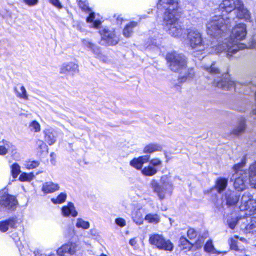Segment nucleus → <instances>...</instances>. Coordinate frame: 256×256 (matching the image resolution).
<instances>
[{"instance_id": "obj_10", "label": "nucleus", "mask_w": 256, "mask_h": 256, "mask_svg": "<svg viewBox=\"0 0 256 256\" xmlns=\"http://www.w3.org/2000/svg\"><path fill=\"white\" fill-rule=\"evenodd\" d=\"M148 241L151 245L160 250L172 252L174 248L171 241L164 238L162 234H151Z\"/></svg>"}, {"instance_id": "obj_48", "label": "nucleus", "mask_w": 256, "mask_h": 256, "mask_svg": "<svg viewBox=\"0 0 256 256\" xmlns=\"http://www.w3.org/2000/svg\"><path fill=\"white\" fill-rule=\"evenodd\" d=\"M198 236V232L193 228H190L188 231V236L190 240L195 239Z\"/></svg>"}, {"instance_id": "obj_4", "label": "nucleus", "mask_w": 256, "mask_h": 256, "mask_svg": "<svg viewBox=\"0 0 256 256\" xmlns=\"http://www.w3.org/2000/svg\"><path fill=\"white\" fill-rule=\"evenodd\" d=\"M180 14L169 16L167 14L164 18V29L166 31L172 36L180 38L184 32L179 22Z\"/></svg>"}, {"instance_id": "obj_36", "label": "nucleus", "mask_w": 256, "mask_h": 256, "mask_svg": "<svg viewBox=\"0 0 256 256\" xmlns=\"http://www.w3.org/2000/svg\"><path fill=\"white\" fill-rule=\"evenodd\" d=\"M242 221V222H244V221H246V222H248L249 221L248 220H246L244 218H231L228 220V224L229 228L232 230H234L238 222Z\"/></svg>"}, {"instance_id": "obj_15", "label": "nucleus", "mask_w": 256, "mask_h": 256, "mask_svg": "<svg viewBox=\"0 0 256 256\" xmlns=\"http://www.w3.org/2000/svg\"><path fill=\"white\" fill-rule=\"evenodd\" d=\"M234 14H236V16L239 19L244 20L246 22H251L250 13L244 7L242 0H237V8Z\"/></svg>"}, {"instance_id": "obj_59", "label": "nucleus", "mask_w": 256, "mask_h": 256, "mask_svg": "<svg viewBox=\"0 0 256 256\" xmlns=\"http://www.w3.org/2000/svg\"><path fill=\"white\" fill-rule=\"evenodd\" d=\"M100 256H107L106 255L104 254H101Z\"/></svg>"}, {"instance_id": "obj_49", "label": "nucleus", "mask_w": 256, "mask_h": 256, "mask_svg": "<svg viewBox=\"0 0 256 256\" xmlns=\"http://www.w3.org/2000/svg\"><path fill=\"white\" fill-rule=\"evenodd\" d=\"M48 2L51 4L59 10L63 8V6L60 3V0H49Z\"/></svg>"}, {"instance_id": "obj_11", "label": "nucleus", "mask_w": 256, "mask_h": 256, "mask_svg": "<svg viewBox=\"0 0 256 256\" xmlns=\"http://www.w3.org/2000/svg\"><path fill=\"white\" fill-rule=\"evenodd\" d=\"M18 201L14 196L4 192H0V210H14L18 205Z\"/></svg>"}, {"instance_id": "obj_50", "label": "nucleus", "mask_w": 256, "mask_h": 256, "mask_svg": "<svg viewBox=\"0 0 256 256\" xmlns=\"http://www.w3.org/2000/svg\"><path fill=\"white\" fill-rule=\"evenodd\" d=\"M24 2L29 6H34L38 4V0H24Z\"/></svg>"}, {"instance_id": "obj_22", "label": "nucleus", "mask_w": 256, "mask_h": 256, "mask_svg": "<svg viewBox=\"0 0 256 256\" xmlns=\"http://www.w3.org/2000/svg\"><path fill=\"white\" fill-rule=\"evenodd\" d=\"M62 214L64 217H69L72 216L76 218L78 215L74 204L72 202H69L66 206H64L62 209Z\"/></svg>"}, {"instance_id": "obj_58", "label": "nucleus", "mask_w": 256, "mask_h": 256, "mask_svg": "<svg viewBox=\"0 0 256 256\" xmlns=\"http://www.w3.org/2000/svg\"><path fill=\"white\" fill-rule=\"evenodd\" d=\"M240 240H242V241H243V240H245V239H244V238H241Z\"/></svg>"}, {"instance_id": "obj_9", "label": "nucleus", "mask_w": 256, "mask_h": 256, "mask_svg": "<svg viewBox=\"0 0 256 256\" xmlns=\"http://www.w3.org/2000/svg\"><path fill=\"white\" fill-rule=\"evenodd\" d=\"M179 0H159L157 4L158 10L164 12V18L167 14L172 16L180 14Z\"/></svg>"}, {"instance_id": "obj_12", "label": "nucleus", "mask_w": 256, "mask_h": 256, "mask_svg": "<svg viewBox=\"0 0 256 256\" xmlns=\"http://www.w3.org/2000/svg\"><path fill=\"white\" fill-rule=\"evenodd\" d=\"M237 8V0H223L220 4V11H222V14H225V17L230 18L232 20L234 11Z\"/></svg>"}, {"instance_id": "obj_32", "label": "nucleus", "mask_w": 256, "mask_h": 256, "mask_svg": "<svg viewBox=\"0 0 256 256\" xmlns=\"http://www.w3.org/2000/svg\"><path fill=\"white\" fill-rule=\"evenodd\" d=\"M204 250L212 254L219 255L221 254H225L226 252H220L218 251L214 247L212 240H208L205 245Z\"/></svg>"}, {"instance_id": "obj_41", "label": "nucleus", "mask_w": 256, "mask_h": 256, "mask_svg": "<svg viewBox=\"0 0 256 256\" xmlns=\"http://www.w3.org/2000/svg\"><path fill=\"white\" fill-rule=\"evenodd\" d=\"M10 168L13 178L14 179L17 178L21 172L20 166L18 164H14L12 165Z\"/></svg>"}, {"instance_id": "obj_2", "label": "nucleus", "mask_w": 256, "mask_h": 256, "mask_svg": "<svg viewBox=\"0 0 256 256\" xmlns=\"http://www.w3.org/2000/svg\"><path fill=\"white\" fill-rule=\"evenodd\" d=\"M232 20H230V18L225 17V14L216 15L212 17L208 22L206 24L207 33L210 36L218 39L216 42L214 43L216 46L218 44V42H222L220 38H223L229 35L230 28L232 26ZM210 48V52L212 54L210 48Z\"/></svg>"}, {"instance_id": "obj_34", "label": "nucleus", "mask_w": 256, "mask_h": 256, "mask_svg": "<svg viewBox=\"0 0 256 256\" xmlns=\"http://www.w3.org/2000/svg\"><path fill=\"white\" fill-rule=\"evenodd\" d=\"M246 128V120H242L238 126L232 130V134L234 136H240L244 132Z\"/></svg>"}, {"instance_id": "obj_52", "label": "nucleus", "mask_w": 256, "mask_h": 256, "mask_svg": "<svg viewBox=\"0 0 256 256\" xmlns=\"http://www.w3.org/2000/svg\"><path fill=\"white\" fill-rule=\"evenodd\" d=\"M116 224L120 227H124L126 226V220L122 218H118L116 220Z\"/></svg>"}, {"instance_id": "obj_47", "label": "nucleus", "mask_w": 256, "mask_h": 256, "mask_svg": "<svg viewBox=\"0 0 256 256\" xmlns=\"http://www.w3.org/2000/svg\"><path fill=\"white\" fill-rule=\"evenodd\" d=\"M150 164L154 168H157V167L162 166V161L158 158H154L150 161Z\"/></svg>"}, {"instance_id": "obj_23", "label": "nucleus", "mask_w": 256, "mask_h": 256, "mask_svg": "<svg viewBox=\"0 0 256 256\" xmlns=\"http://www.w3.org/2000/svg\"><path fill=\"white\" fill-rule=\"evenodd\" d=\"M248 224H245V221L240 226L241 229L246 234H256V220L254 218H250Z\"/></svg>"}, {"instance_id": "obj_35", "label": "nucleus", "mask_w": 256, "mask_h": 256, "mask_svg": "<svg viewBox=\"0 0 256 256\" xmlns=\"http://www.w3.org/2000/svg\"><path fill=\"white\" fill-rule=\"evenodd\" d=\"M158 170L157 168H154L150 164L143 168L142 172L145 176H152L158 173Z\"/></svg>"}, {"instance_id": "obj_20", "label": "nucleus", "mask_w": 256, "mask_h": 256, "mask_svg": "<svg viewBox=\"0 0 256 256\" xmlns=\"http://www.w3.org/2000/svg\"><path fill=\"white\" fill-rule=\"evenodd\" d=\"M60 186L58 184L52 182L44 183L42 185V190L44 194H50L58 191Z\"/></svg>"}, {"instance_id": "obj_43", "label": "nucleus", "mask_w": 256, "mask_h": 256, "mask_svg": "<svg viewBox=\"0 0 256 256\" xmlns=\"http://www.w3.org/2000/svg\"><path fill=\"white\" fill-rule=\"evenodd\" d=\"M180 246L183 249L190 250L192 247V244L187 239L184 237H182L180 240Z\"/></svg>"}, {"instance_id": "obj_30", "label": "nucleus", "mask_w": 256, "mask_h": 256, "mask_svg": "<svg viewBox=\"0 0 256 256\" xmlns=\"http://www.w3.org/2000/svg\"><path fill=\"white\" fill-rule=\"evenodd\" d=\"M144 220L148 224H157L160 222V216L156 214H148L146 216Z\"/></svg>"}, {"instance_id": "obj_13", "label": "nucleus", "mask_w": 256, "mask_h": 256, "mask_svg": "<svg viewBox=\"0 0 256 256\" xmlns=\"http://www.w3.org/2000/svg\"><path fill=\"white\" fill-rule=\"evenodd\" d=\"M80 248L78 243L69 242L57 250V254L59 256H72L75 255Z\"/></svg>"}, {"instance_id": "obj_7", "label": "nucleus", "mask_w": 256, "mask_h": 256, "mask_svg": "<svg viewBox=\"0 0 256 256\" xmlns=\"http://www.w3.org/2000/svg\"><path fill=\"white\" fill-rule=\"evenodd\" d=\"M243 166L242 164H236L234 166V170L236 173L233 174L232 179L235 180L234 186L238 192H242L245 190L248 184V174L240 169Z\"/></svg>"}, {"instance_id": "obj_8", "label": "nucleus", "mask_w": 256, "mask_h": 256, "mask_svg": "<svg viewBox=\"0 0 256 256\" xmlns=\"http://www.w3.org/2000/svg\"><path fill=\"white\" fill-rule=\"evenodd\" d=\"M239 208L241 211H246V215L251 216L256 214V200L248 192H245L239 202Z\"/></svg>"}, {"instance_id": "obj_1", "label": "nucleus", "mask_w": 256, "mask_h": 256, "mask_svg": "<svg viewBox=\"0 0 256 256\" xmlns=\"http://www.w3.org/2000/svg\"><path fill=\"white\" fill-rule=\"evenodd\" d=\"M247 35L246 25L241 23L236 26L232 29L230 38H226L222 42H218L216 46L212 44L211 52L212 54L226 52V56L230 58L239 50L245 48H256V42L254 40L248 47L240 42L244 40Z\"/></svg>"}, {"instance_id": "obj_25", "label": "nucleus", "mask_w": 256, "mask_h": 256, "mask_svg": "<svg viewBox=\"0 0 256 256\" xmlns=\"http://www.w3.org/2000/svg\"><path fill=\"white\" fill-rule=\"evenodd\" d=\"M162 44V38L158 34H155L154 37L150 38L148 42L147 48L150 49H160Z\"/></svg>"}, {"instance_id": "obj_27", "label": "nucleus", "mask_w": 256, "mask_h": 256, "mask_svg": "<svg viewBox=\"0 0 256 256\" xmlns=\"http://www.w3.org/2000/svg\"><path fill=\"white\" fill-rule=\"evenodd\" d=\"M228 184V179L220 178L216 180L214 188H215L219 194H221L226 189Z\"/></svg>"}, {"instance_id": "obj_45", "label": "nucleus", "mask_w": 256, "mask_h": 256, "mask_svg": "<svg viewBox=\"0 0 256 256\" xmlns=\"http://www.w3.org/2000/svg\"><path fill=\"white\" fill-rule=\"evenodd\" d=\"M95 14L94 13H91L90 16L87 18L86 21L88 22H94V27L98 28L101 24V22L100 20H95Z\"/></svg>"}, {"instance_id": "obj_24", "label": "nucleus", "mask_w": 256, "mask_h": 256, "mask_svg": "<svg viewBox=\"0 0 256 256\" xmlns=\"http://www.w3.org/2000/svg\"><path fill=\"white\" fill-rule=\"evenodd\" d=\"M225 198L226 200V205L228 206H234L238 204L240 202L239 197L236 195L235 193L230 190H228L225 194Z\"/></svg>"}, {"instance_id": "obj_19", "label": "nucleus", "mask_w": 256, "mask_h": 256, "mask_svg": "<svg viewBox=\"0 0 256 256\" xmlns=\"http://www.w3.org/2000/svg\"><path fill=\"white\" fill-rule=\"evenodd\" d=\"M82 44L85 48L88 49L89 50L92 51V52L96 56V58L100 60L104 56L102 54L101 50L99 47L97 46L96 44L88 40H82Z\"/></svg>"}, {"instance_id": "obj_56", "label": "nucleus", "mask_w": 256, "mask_h": 256, "mask_svg": "<svg viewBox=\"0 0 256 256\" xmlns=\"http://www.w3.org/2000/svg\"><path fill=\"white\" fill-rule=\"evenodd\" d=\"M130 244L132 246H134L136 244V241L135 238L132 239L130 241Z\"/></svg>"}, {"instance_id": "obj_57", "label": "nucleus", "mask_w": 256, "mask_h": 256, "mask_svg": "<svg viewBox=\"0 0 256 256\" xmlns=\"http://www.w3.org/2000/svg\"><path fill=\"white\" fill-rule=\"evenodd\" d=\"M35 256H46L44 254L42 253L41 252L36 251L34 252Z\"/></svg>"}, {"instance_id": "obj_54", "label": "nucleus", "mask_w": 256, "mask_h": 256, "mask_svg": "<svg viewBox=\"0 0 256 256\" xmlns=\"http://www.w3.org/2000/svg\"><path fill=\"white\" fill-rule=\"evenodd\" d=\"M8 153L7 149L3 146H0V155L4 156Z\"/></svg>"}, {"instance_id": "obj_33", "label": "nucleus", "mask_w": 256, "mask_h": 256, "mask_svg": "<svg viewBox=\"0 0 256 256\" xmlns=\"http://www.w3.org/2000/svg\"><path fill=\"white\" fill-rule=\"evenodd\" d=\"M138 26V23L136 22H130L126 26L124 30V35L126 38H130L133 33V30Z\"/></svg>"}, {"instance_id": "obj_6", "label": "nucleus", "mask_w": 256, "mask_h": 256, "mask_svg": "<svg viewBox=\"0 0 256 256\" xmlns=\"http://www.w3.org/2000/svg\"><path fill=\"white\" fill-rule=\"evenodd\" d=\"M167 60L170 69L174 72H180L187 66V60L182 54L172 52L167 56Z\"/></svg>"}, {"instance_id": "obj_39", "label": "nucleus", "mask_w": 256, "mask_h": 256, "mask_svg": "<svg viewBox=\"0 0 256 256\" xmlns=\"http://www.w3.org/2000/svg\"><path fill=\"white\" fill-rule=\"evenodd\" d=\"M67 198V194L66 193L60 194L56 198H52V202L54 204H62L64 203Z\"/></svg>"}, {"instance_id": "obj_46", "label": "nucleus", "mask_w": 256, "mask_h": 256, "mask_svg": "<svg viewBox=\"0 0 256 256\" xmlns=\"http://www.w3.org/2000/svg\"><path fill=\"white\" fill-rule=\"evenodd\" d=\"M40 165L38 161H30L26 162L24 166L28 170H32L38 168Z\"/></svg>"}, {"instance_id": "obj_42", "label": "nucleus", "mask_w": 256, "mask_h": 256, "mask_svg": "<svg viewBox=\"0 0 256 256\" xmlns=\"http://www.w3.org/2000/svg\"><path fill=\"white\" fill-rule=\"evenodd\" d=\"M29 128L31 132L36 133L39 132L41 130L40 124L36 120L32 121L30 123Z\"/></svg>"}, {"instance_id": "obj_51", "label": "nucleus", "mask_w": 256, "mask_h": 256, "mask_svg": "<svg viewBox=\"0 0 256 256\" xmlns=\"http://www.w3.org/2000/svg\"><path fill=\"white\" fill-rule=\"evenodd\" d=\"M78 5L83 10H86L88 9L86 0H80Z\"/></svg>"}, {"instance_id": "obj_31", "label": "nucleus", "mask_w": 256, "mask_h": 256, "mask_svg": "<svg viewBox=\"0 0 256 256\" xmlns=\"http://www.w3.org/2000/svg\"><path fill=\"white\" fill-rule=\"evenodd\" d=\"M162 150V146L156 144H150L144 148V154H152L156 152H160Z\"/></svg>"}, {"instance_id": "obj_29", "label": "nucleus", "mask_w": 256, "mask_h": 256, "mask_svg": "<svg viewBox=\"0 0 256 256\" xmlns=\"http://www.w3.org/2000/svg\"><path fill=\"white\" fill-rule=\"evenodd\" d=\"M44 140L50 146L53 145L56 142V138L54 135L53 130L50 129H46L44 131Z\"/></svg>"}, {"instance_id": "obj_5", "label": "nucleus", "mask_w": 256, "mask_h": 256, "mask_svg": "<svg viewBox=\"0 0 256 256\" xmlns=\"http://www.w3.org/2000/svg\"><path fill=\"white\" fill-rule=\"evenodd\" d=\"M188 40L190 48L194 50L202 52L207 48L202 32L195 28L188 30Z\"/></svg>"}, {"instance_id": "obj_18", "label": "nucleus", "mask_w": 256, "mask_h": 256, "mask_svg": "<svg viewBox=\"0 0 256 256\" xmlns=\"http://www.w3.org/2000/svg\"><path fill=\"white\" fill-rule=\"evenodd\" d=\"M178 81L180 83H184L192 80L195 76V72L193 68H188L187 66L184 68V71L180 72Z\"/></svg>"}, {"instance_id": "obj_44", "label": "nucleus", "mask_w": 256, "mask_h": 256, "mask_svg": "<svg viewBox=\"0 0 256 256\" xmlns=\"http://www.w3.org/2000/svg\"><path fill=\"white\" fill-rule=\"evenodd\" d=\"M238 236H235L230 239L229 244L231 250L235 251H238L240 250L238 246Z\"/></svg>"}, {"instance_id": "obj_17", "label": "nucleus", "mask_w": 256, "mask_h": 256, "mask_svg": "<svg viewBox=\"0 0 256 256\" xmlns=\"http://www.w3.org/2000/svg\"><path fill=\"white\" fill-rule=\"evenodd\" d=\"M78 66V64L70 62L62 64L60 68V74L66 75L74 76L79 72Z\"/></svg>"}, {"instance_id": "obj_3", "label": "nucleus", "mask_w": 256, "mask_h": 256, "mask_svg": "<svg viewBox=\"0 0 256 256\" xmlns=\"http://www.w3.org/2000/svg\"><path fill=\"white\" fill-rule=\"evenodd\" d=\"M150 186L160 200L166 199V195L171 196L174 189L172 177L170 174L162 176L160 183L156 180H152L150 184Z\"/></svg>"}, {"instance_id": "obj_55", "label": "nucleus", "mask_w": 256, "mask_h": 256, "mask_svg": "<svg viewBox=\"0 0 256 256\" xmlns=\"http://www.w3.org/2000/svg\"><path fill=\"white\" fill-rule=\"evenodd\" d=\"M90 233L92 236H96L98 234V232L96 231V230L94 229H92V230H90Z\"/></svg>"}, {"instance_id": "obj_14", "label": "nucleus", "mask_w": 256, "mask_h": 256, "mask_svg": "<svg viewBox=\"0 0 256 256\" xmlns=\"http://www.w3.org/2000/svg\"><path fill=\"white\" fill-rule=\"evenodd\" d=\"M100 34L102 36V40L109 46H115L120 40L115 31H111L105 28L100 32Z\"/></svg>"}, {"instance_id": "obj_38", "label": "nucleus", "mask_w": 256, "mask_h": 256, "mask_svg": "<svg viewBox=\"0 0 256 256\" xmlns=\"http://www.w3.org/2000/svg\"><path fill=\"white\" fill-rule=\"evenodd\" d=\"M76 226L78 228H82L84 230H87L90 228V224L88 222L85 221L82 218H78Z\"/></svg>"}, {"instance_id": "obj_16", "label": "nucleus", "mask_w": 256, "mask_h": 256, "mask_svg": "<svg viewBox=\"0 0 256 256\" xmlns=\"http://www.w3.org/2000/svg\"><path fill=\"white\" fill-rule=\"evenodd\" d=\"M18 225V220L16 217H12L9 219L0 222V231L6 232L9 230L16 229Z\"/></svg>"}, {"instance_id": "obj_26", "label": "nucleus", "mask_w": 256, "mask_h": 256, "mask_svg": "<svg viewBox=\"0 0 256 256\" xmlns=\"http://www.w3.org/2000/svg\"><path fill=\"white\" fill-rule=\"evenodd\" d=\"M248 182L252 188H256V162L250 168Z\"/></svg>"}, {"instance_id": "obj_28", "label": "nucleus", "mask_w": 256, "mask_h": 256, "mask_svg": "<svg viewBox=\"0 0 256 256\" xmlns=\"http://www.w3.org/2000/svg\"><path fill=\"white\" fill-rule=\"evenodd\" d=\"M132 218L134 222L138 226H141L144 224L143 214L140 209H138L133 211Z\"/></svg>"}, {"instance_id": "obj_37", "label": "nucleus", "mask_w": 256, "mask_h": 256, "mask_svg": "<svg viewBox=\"0 0 256 256\" xmlns=\"http://www.w3.org/2000/svg\"><path fill=\"white\" fill-rule=\"evenodd\" d=\"M14 92L18 98L25 100H28V96L26 88L24 86H22L20 91L16 88H14Z\"/></svg>"}, {"instance_id": "obj_53", "label": "nucleus", "mask_w": 256, "mask_h": 256, "mask_svg": "<svg viewBox=\"0 0 256 256\" xmlns=\"http://www.w3.org/2000/svg\"><path fill=\"white\" fill-rule=\"evenodd\" d=\"M37 145L38 146V148L40 150H44L46 149V144L42 140H38L37 142Z\"/></svg>"}, {"instance_id": "obj_60", "label": "nucleus", "mask_w": 256, "mask_h": 256, "mask_svg": "<svg viewBox=\"0 0 256 256\" xmlns=\"http://www.w3.org/2000/svg\"><path fill=\"white\" fill-rule=\"evenodd\" d=\"M214 190V188H212L210 191L212 192V190Z\"/></svg>"}, {"instance_id": "obj_40", "label": "nucleus", "mask_w": 256, "mask_h": 256, "mask_svg": "<svg viewBox=\"0 0 256 256\" xmlns=\"http://www.w3.org/2000/svg\"><path fill=\"white\" fill-rule=\"evenodd\" d=\"M35 178L34 173H22L19 178V180L22 182H30Z\"/></svg>"}, {"instance_id": "obj_21", "label": "nucleus", "mask_w": 256, "mask_h": 256, "mask_svg": "<svg viewBox=\"0 0 256 256\" xmlns=\"http://www.w3.org/2000/svg\"><path fill=\"white\" fill-rule=\"evenodd\" d=\"M150 156H140L132 160L130 162V165L136 169L140 170L142 168L144 164L150 161Z\"/></svg>"}]
</instances>
